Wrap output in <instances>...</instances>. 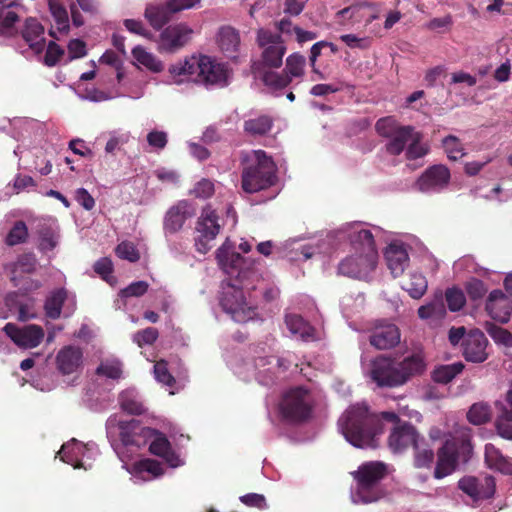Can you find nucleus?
Wrapping results in <instances>:
<instances>
[{"label":"nucleus","mask_w":512,"mask_h":512,"mask_svg":"<svg viewBox=\"0 0 512 512\" xmlns=\"http://www.w3.org/2000/svg\"><path fill=\"white\" fill-rule=\"evenodd\" d=\"M158 330L154 327H148L146 329L138 331L134 336V341L139 347L144 345H152L158 338Z\"/></svg>","instance_id":"obj_60"},{"label":"nucleus","mask_w":512,"mask_h":512,"mask_svg":"<svg viewBox=\"0 0 512 512\" xmlns=\"http://www.w3.org/2000/svg\"><path fill=\"white\" fill-rule=\"evenodd\" d=\"M445 299L449 310L453 312L461 310L466 303L464 292L457 287L448 288L445 292Z\"/></svg>","instance_id":"obj_52"},{"label":"nucleus","mask_w":512,"mask_h":512,"mask_svg":"<svg viewBox=\"0 0 512 512\" xmlns=\"http://www.w3.org/2000/svg\"><path fill=\"white\" fill-rule=\"evenodd\" d=\"M415 132L416 130L413 126L407 125L400 127L394 135L389 138L388 143L385 145L387 153L393 156L400 155L408 146Z\"/></svg>","instance_id":"obj_31"},{"label":"nucleus","mask_w":512,"mask_h":512,"mask_svg":"<svg viewBox=\"0 0 512 512\" xmlns=\"http://www.w3.org/2000/svg\"><path fill=\"white\" fill-rule=\"evenodd\" d=\"M148 288L149 284L146 281L132 282L120 290L119 296L120 298L141 297L148 291Z\"/></svg>","instance_id":"obj_57"},{"label":"nucleus","mask_w":512,"mask_h":512,"mask_svg":"<svg viewBox=\"0 0 512 512\" xmlns=\"http://www.w3.org/2000/svg\"><path fill=\"white\" fill-rule=\"evenodd\" d=\"M82 362V350L72 345L63 347L56 356L57 368L64 375L76 372L82 365Z\"/></svg>","instance_id":"obj_24"},{"label":"nucleus","mask_w":512,"mask_h":512,"mask_svg":"<svg viewBox=\"0 0 512 512\" xmlns=\"http://www.w3.org/2000/svg\"><path fill=\"white\" fill-rule=\"evenodd\" d=\"M118 426L120 440L124 446L144 447L150 443L151 438L155 435V429L145 427L135 419L120 421Z\"/></svg>","instance_id":"obj_13"},{"label":"nucleus","mask_w":512,"mask_h":512,"mask_svg":"<svg viewBox=\"0 0 512 512\" xmlns=\"http://www.w3.org/2000/svg\"><path fill=\"white\" fill-rule=\"evenodd\" d=\"M196 214L194 205L188 200H180L171 206L165 213L163 230L165 235H172L179 232L185 222Z\"/></svg>","instance_id":"obj_15"},{"label":"nucleus","mask_w":512,"mask_h":512,"mask_svg":"<svg viewBox=\"0 0 512 512\" xmlns=\"http://www.w3.org/2000/svg\"><path fill=\"white\" fill-rule=\"evenodd\" d=\"M486 331L495 342L505 346H512V334L508 330L493 323H487Z\"/></svg>","instance_id":"obj_56"},{"label":"nucleus","mask_w":512,"mask_h":512,"mask_svg":"<svg viewBox=\"0 0 512 512\" xmlns=\"http://www.w3.org/2000/svg\"><path fill=\"white\" fill-rule=\"evenodd\" d=\"M484 460L488 468L504 475H512V461L503 455L501 450L492 443H487L484 449Z\"/></svg>","instance_id":"obj_27"},{"label":"nucleus","mask_w":512,"mask_h":512,"mask_svg":"<svg viewBox=\"0 0 512 512\" xmlns=\"http://www.w3.org/2000/svg\"><path fill=\"white\" fill-rule=\"evenodd\" d=\"M485 308L492 319L507 323L512 315V299L502 290L495 289L490 292Z\"/></svg>","instance_id":"obj_19"},{"label":"nucleus","mask_w":512,"mask_h":512,"mask_svg":"<svg viewBox=\"0 0 512 512\" xmlns=\"http://www.w3.org/2000/svg\"><path fill=\"white\" fill-rule=\"evenodd\" d=\"M414 449V464L417 468L429 467L434 460V452L429 448L425 442L424 437H421Z\"/></svg>","instance_id":"obj_40"},{"label":"nucleus","mask_w":512,"mask_h":512,"mask_svg":"<svg viewBox=\"0 0 512 512\" xmlns=\"http://www.w3.org/2000/svg\"><path fill=\"white\" fill-rule=\"evenodd\" d=\"M450 177L449 169L445 165L437 164L427 168L416 185L421 192H438L449 184Z\"/></svg>","instance_id":"obj_17"},{"label":"nucleus","mask_w":512,"mask_h":512,"mask_svg":"<svg viewBox=\"0 0 512 512\" xmlns=\"http://www.w3.org/2000/svg\"><path fill=\"white\" fill-rule=\"evenodd\" d=\"M351 244L356 254L343 259L338 272L350 278L366 279L376 268L378 259L374 236L370 230L362 229L351 236Z\"/></svg>","instance_id":"obj_3"},{"label":"nucleus","mask_w":512,"mask_h":512,"mask_svg":"<svg viewBox=\"0 0 512 512\" xmlns=\"http://www.w3.org/2000/svg\"><path fill=\"white\" fill-rule=\"evenodd\" d=\"M257 43L262 49V54L261 61L254 63L252 66L254 73L260 72V70H264L266 67L279 68L282 66L287 48L280 34L260 29L257 32Z\"/></svg>","instance_id":"obj_9"},{"label":"nucleus","mask_w":512,"mask_h":512,"mask_svg":"<svg viewBox=\"0 0 512 512\" xmlns=\"http://www.w3.org/2000/svg\"><path fill=\"white\" fill-rule=\"evenodd\" d=\"M66 298L67 291L64 288L53 291L45 301L44 309L46 316L53 320L58 319Z\"/></svg>","instance_id":"obj_35"},{"label":"nucleus","mask_w":512,"mask_h":512,"mask_svg":"<svg viewBox=\"0 0 512 512\" xmlns=\"http://www.w3.org/2000/svg\"><path fill=\"white\" fill-rule=\"evenodd\" d=\"M28 238V228L23 221H17L8 232L5 242L8 246L24 243Z\"/></svg>","instance_id":"obj_51"},{"label":"nucleus","mask_w":512,"mask_h":512,"mask_svg":"<svg viewBox=\"0 0 512 512\" xmlns=\"http://www.w3.org/2000/svg\"><path fill=\"white\" fill-rule=\"evenodd\" d=\"M488 340L479 329L471 330L462 342L463 356L466 361L482 363L488 358L486 351Z\"/></svg>","instance_id":"obj_18"},{"label":"nucleus","mask_w":512,"mask_h":512,"mask_svg":"<svg viewBox=\"0 0 512 512\" xmlns=\"http://www.w3.org/2000/svg\"><path fill=\"white\" fill-rule=\"evenodd\" d=\"M220 228L219 216L216 214V211L210 205L205 206L196 225L198 233L196 246L199 252L206 253L210 249L208 243L216 238Z\"/></svg>","instance_id":"obj_11"},{"label":"nucleus","mask_w":512,"mask_h":512,"mask_svg":"<svg viewBox=\"0 0 512 512\" xmlns=\"http://www.w3.org/2000/svg\"><path fill=\"white\" fill-rule=\"evenodd\" d=\"M169 72L175 76H188L196 83L209 86H226L228 71L224 64L218 63L209 56L192 57L183 62L171 65Z\"/></svg>","instance_id":"obj_5"},{"label":"nucleus","mask_w":512,"mask_h":512,"mask_svg":"<svg viewBox=\"0 0 512 512\" xmlns=\"http://www.w3.org/2000/svg\"><path fill=\"white\" fill-rule=\"evenodd\" d=\"M3 331L18 347L25 349L37 347L44 338L43 328L35 324L19 327L14 323H7Z\"/></svg>","instance_id":"obj_14"},{"label":"nucleus","mask_w":512,"mask_h":512,"mask_svg":"<svg viewBox=\"0 0 512 512\" xmlns=\"http://www.w3.org/2000/svg\"><path fill=\"white\" fill-rule=\"evenodd\" d=\"M176 13L178 12L175 10V7L170 4V0H167L163 4L148 5L144 15L154 29L160 30L172 20Z\"/></svg>","instance_id":"obj_25"},{"label":"nucleus","mask_w":512,"mask_h":512,"mask_svg":"<svg viewBox=\"0 0 512 512\" xmlns=\"http://www.w3.org/2000/svg\"><path fill=\"white\" fill-rule=\"evenodd\" d=\"M387 266L394 277L403 274L409 263V256L406 249L397 244H390L385 251Z\"/></svg>","instance_id":"obj_28"},{"label":"nucleus","mask_w":512,"mask_h":512,"mask_svg":"<svg viewBox=\"0 0 512 512\" xmlns=\"http://www.w3.org/2000/svg\"><path fill=\"white\" fill-rule=\"evenodd\" d=\"M133 471L136 474L148 473L153 477L161 476L164 473L161 463L150 458L135 462L133 464Z\"/></svg>","instance_id":"obj_48"},{"label":"nucleus","mask_w":512,"mask_h":512,"mask_svg":"<svg viewBox=\"0 0 512 512\" xmlns=\"http://www.w3.org/2000/svg\"><path fill=\"white\" fill-rule=\"evenodd\" d=\"M387 475V467L383 462L371 461L363 463L353 473L356 480V494L363 503L376 502L385 495L381 481Z\"/></svg>","instance_id":"obj_7"},{"label":"nucleus","mask_w":512,"mask_h":512,"mask_svg":"<svg viewBox=\"0 0 512 512\" xmlns=\"http://www.w3.org/2000/svg\"><path fill=\"white\" fill-rule=\"evenodd\" d=\"M216 258L221 268L229 274L237 271L243 262V257L239 253L231 251L225 245L217 250Z\"/></svg>","instance_id":"obj_33"},{"label":"nucleus","mask_w":512,"mask_h":512,"mask_svg":"<svg viewBox=\"0 0 512 512\" xmlns=\"http://www.w3.org/2000/svg\"><path fill=\"white\" fill-rule=\"evenodd\" d=\"M116 255L129 262H137L140 259V253L135 244L130 241H122L115 248Z\"/></svg>","instance_id":"obj_55"},{"label":"nucleus","mask_w":512,"mask_h":512,"mask_svg":"<svg viewBox=\"0 0 512 512\" xmlns=\"http://www.w3.org/2000/svg\"><path fill=\"white\" fill-rule=\"evenodd\" d=\"M422 139L423 134L419 131H416L406 149L405 155L408 160H415L427 154L428 148L421 144Z\"/></svg>","instance_id":"obj_50"},{"label":"nucleus","mask_w":512,"mask_h":512,"mask_svg":"<svg viewBox=\"0 0 512 512\" xmlns=\"http://www.w3.org/2000/svg\"><path fill=\"white\" fill-rule=\"evenodd\" d=\"M282 418L290 423L306 421L312 412L310 393L303 387H295L287 391L279 404Z\"/></svg>","instance_id":"obj_10"},{"label":"nucleus","mask_w":512,"mask_h":512,"mask_svg":"<svg viewBox=\"0 0 512 512\" xmlns=\"http://www.w3.org/2000/svg\"><path fill=\"white\" fill-rule=\"evenodd\" d=\"M119 405L123 411L131 415H141L146 408L141 397L134 389H126L119 394Z\"/></svg>","instance_id":"obj_32"},{"label":"nucleus","mask_w":512,"mask_h":512,"mask_svg":"<svg viewBox=\"0 0 512 512\" xmlns=\"http://www.w3.org/2000/svg\"><path fill=\"white\" fill-rule=\"evenodd\" d=\"M80 450L81 446L79 442L76 439H72L71 443L62 445L58 455L63 462L72 465L74 468H80L82 466V463L78 458Z\"/></svg>","instance_id":"obj_42"},{"label":"nucleus","mask_w":512,"mask_h":512,"mask_svg":"<svg viewBox=\"0 0 512 512\" xmlns=\"http://www.w3.org/2000/svg\"><path fill=\"white\" fill-rule=\"evenodd\" d=\"M464 369L462 362H455L448 365H440L432 372V379L436 383L447 384L452 381Z\"/></svg>","instance_id":"obj_37"},{"label":"nucleus","mask_w":512,"mask_h":512,"mask_svg":"<svg viewBox=\"0 0 512 512\" xmlns=\"http://www.w3.org/2000/svg\"><path fill=\"white\" fill-rule=\"evenodd\" d=\"M306 58L298 53H292L286 58L284 72L293 78H301L305 73Z\"/></svg>","instance_id":"obj_41"},{"label":"nucleus","mask_w":512,"mask_h":512,"mask_svg":"<svg viewBox=\"0 0 512 512\" xmlns=\"http://www.w3.org/2000/svg\"><path fill=\"white\" fill-rule=\"evenodd\" d=\"M132 55L138 63L145 66L149 70L153 72H160L162 70V63L157 60L154 55L147 52L143 47H134L132 50Z\"/></svg>","instance_id":"obj_43"},{"label":"nucleus","mask_w":512,"mask_h":512,"mask_svg":"<svg viewBox=\"0 0 512 512\" xmlns=\"http://www.w3.org/2000/svg\"><path fill=\"white\" fill-rule=\"evenodd\" d=\"M403 288L414 299L421 298L427 290V280L420 273L411 274L410 279L405 283Z\"/></svg>","instance_id":"obj_44"},{"label":"nucleus","mask_w":512,"mask_h":512,"mask_svg":"<svg viewBox=\"0 0 512 512\" xmlns=\"http://www.w3.org/2000/svg\"><path fill=\"white\" fill-rule=\"evenodd\" d=\"M285 323L292 334L299 335L303 340H309L314 336V328L300 315H286Z\"/></svg>","instance_id":"obj_34"},{"label":"nucleus","mask_w":512,"mask_h":512,"mask_svg":"<svg viewBox=\"0 0 512 512\" xmlns=\"http://www.w3.org/2000/svg\"><path fill=\"white\" fill-rule=\"evenodd\" d=\"M473 453V445L468 432H461L446 440L438 450L434 477L442 479L453 473L459 462L467 463Z\"/></svg>","instance_id":"obj_6"},{"label":"nucleus","mask_w":512,"mask_h":512,"mask_svg":"<svg viewBox=\"0 0 512 512\" xmlns=\"http://www.w3.org/2000/svg\"><path fill=\"white\" fill-rule=\"evenodd\" d=\"M442 146L450 160L456 161L465 155L463 144L454 135H448L442 140Z\"/></svg>","instance_id":"obj_47"},{"label":"nucleus","mask_w":512,"mask_h":512,"mask_svg":"<svg viewBox=\"0 0 512 512\" xmlns=\"http://www.w3.org/2000/svg\"><path fill=\"white\" fill-rule=\"evenodd\" d=\"M370 376L379 387H399L426 370V361L422 353L417 352L402 360L379 356L372 361Z\"/></svg>","instance_id":"obj_2"},{"label":"nucleus","mask_w":512,"mask_h":512,"mask_svg":"<svg viewBox=\"0 0 512 512\" xmlns=\"http://www.w3.org/2000/svg\"><path fill=\"white\" fill-rule=\"evenodd\" d=\"M218 44L225 53H234L240 44L238 32L231 27H223L219 31Z\"/></svg>","instance_id":"obj_38"},{"label":"nucleus","mask_w":512,"mask_h":512,"mask_svg":"<svg viewBox=\"0 0 512 512\" xmlns=\"http://www.w3.org/2000/svg\"><path fill=\"white\" fill-rule=\"evenodd\" d=\"M36 266V256L33 253H25L20 255L16 261L4 264L3 269L12 285L19 287L24 275L34 273Z\"/></svg>","instance_id":"obj_20"},{"label":"nucleus","mask_w":512,"mask_h":512,"mask_svg":"<svg viewBox=\"0 0 512 512\" xmlns=\"http://www.w3.org/2000/svg\"><path fill=\"white\" fill-rule=\"evenodd\" d=\"M193 33L185 24L170 25L160 34L158 49L161 52H175L182 48Z\"/></svg>","instance_id":"obj_16"},{"label":"nucleus","mask_w":512,"mask_h":512,"mask_svg":"<svg viewBox=\"0 0 512 512\" xmlns=\"http://www.w3.org/2000/svg\"><path fill=\"white\" fill-rule=\"evenodd\" d=\"M63 55L64 50L54 41H50L44 56V64L48 67H53L59 62Z\"/></svg>","instance_id":"obj_59"},{"label":"nucleus","mask_w":512,"mask_h":512,"mask_svg":"<svg viewBox=\"0 0 512 512\" xmlns=\"http://www.w3.org/2000/svg\"><path fill=\"white\" fill-rule=\"evenodd\" d=\"M151 454L163 458L171 467H178L182 464L179 455L172 449L171 443L162 432L155 429V435L149 443Z\"/></svg>","instance_id":"obj_22"},{"label":"nucleus","mask_w":512,"mask_h":512,"mask_svg":"<svg viewBox=\"0 0 512 512\" xmlns=\"http://www.w3.org/2000/svg\"><path fill=\"white\" fill-rule=\"evenodd\" d=\"M45 29L44 26L33 17H29L25 20L21 35L24 41L35 53H41L46 46L44 37Z\"/></svg>","instance_id":"obj_23"},{"label":"nucleus","mask_w":512,"mask_h":512,"mask_svg":"<svg viewBox=\"0 0 512 512\" xmlns=\"http://www.w3.org/2000/svg\"><path fill=\"white\" fill-rule=\"evenodd\" d=\"M393 424L388 437V447L401 453L417 445L422 437L409 422L403 421L395 412L370 411L365 404L351 405L339 418L338 425L345 439L357 448H376L384 432L383 421Z\"/></svg>","instance_id":"obj_1"},{"label":"nucleus","mask_w":512,"mask_h":512,"mask_svg":"<svg viewBox=\"0 0 512 512\" xmlns=\"http://www.w3.org/2000/svg\"><path fill=\"white\" fill-rule=\"evenodd\" d=\"M49 10L61 33H67L69 30V19L67 10L63 5L55 0H49Z\"/></svg>","instance_id":"obj_46"},{"label":"nucleus","mask_w":512,"mask_h":512,"mask_svg":"<svg viewBox=\"0 0 512 512\" xmlns=\"http://www.w3.org/2000/svg\"><path fill=\"white\" fill-rule=\"evenodd\" d=\"M154 374H155V378L159 382H161L167 386H173L175 383V378L169 372L168 363L165 360H159L155 363Z\"/></svg>","instance_id":"obj_58"},{"label":"nucleus","mask_w":512,"mask_h":512,"mask_svg":"<svg viewBox=\"0 0 512 512\" xmlns=\"http://www.w3.org/2000/svg\"><path fill=\"white\" fill-rule=\"evenodd\" d=\"M14 0H0V36L13 37L17 34L15 24L19 16L14 10Z\"/></svg>","instance_id":"obj_26"},{"label":"nucleus","mask_w":512,"mask_h":512,"mask_svg":"<svg viewBox=\"0 0 512 512\" xmlns=\"http://www.w3.org/2000/svg\"><path fill=\"white\" fill-rule=\"evenodd\" d=\"M340 39L350 48L367 49L371 46L370 38H358L354 34L341 35Z\"/></svg>","instance_id":"obj_62"},{"label":"nucleus","mask_w":512,"mask_h":512,"mask_svg":"<svg viewBox=\"0 0 512 512\" xmlns=\"http://www.w3.org/2000/svg\"><path fill=\"white\" fill-rule=\"evenodd\" d=\"M491 417V407L484 402L474 403L467 412V420L477 426L488 423Z\"/></svg>","instance_id":"obj_39"},{"label":"nucleus","mask_w":512,"mask_h":512,"mask_svg":"<svg viewBox=\"0 0 512 512\" xmlns=\"http://www.w3.org/2000/svg\"><path fill=\"white\" fill-rule=\"evenodd\" d=\"M274 127V118L269 114H256L243 123V131L253 137L268 135Z\"/></svg>","instance_id":"obj_29"},{"label":"nucleus","mask_w":512,"mask_h":512,"mask_svg":"<svg viewBox=\"0 0 512 512\" xmlns=\"http://www.w3.org/2000/svg\"><path fill=\"white\" fill-rule=\"evenodd\" d=\"M496 412L494 427L497 434L506 440H512V411H508L507 404L502 400L494 402Z\"/></svg>","instance_id":"obj_30"},{"label":"nucleus","mask_w":512,"mask_h":512,"mask_svg":"<svg viewBox=\"0 0 512 512\" xmlns=\"http://www.w3.org/2000/svg\"><path fill=\"white\" fill-rule=\"evenodd\" d=\"M39 244L38 248L42 252L53 250L58 243V236L55 231L49 226H42L38 230Z\"/></svg>","instance_id":"obj_49"},{"label":"nucleus","mask_w":512,"mask_h":512,"mask_svg":"<svg viewBox=\"0 0 512 512\" xmlns=\"http://www.w3.org/2000/svg\"><path fill=\"white\" fill-rule=\"evenodd\" d=\"M465 291L470 300L478 301L486 295L488 288L482 280L473 277L465 283Z\"/></svg>","instance_id":"obj_53"},{"label":"nucleus","mask_w":512,"mask_h":512,"mask_svg":"<svg viewBox=\"0 0 512 512\" xmlns=\"http://www.w3.org/2000/svg\"><path fill=\"white\" fill-rule=\"evenodd\" d=\"M219 303L235 322L245 323L256 316V307L247 302L242 288L231 280L222 281Z\"/></svg>","instance_id":"obj_8"},{"label":"nucleus","mask_w":512,"mask_h":512,"mask_svg":"<svg viewBox=\"0 0 512 512\" xmlns=\"http://www.w3.org/2000/svg\"><path fill=\"white\" fill-rule=\"evenodd\" d=\"M246 166L241 173V187L246 193L265 190L276 183V164L263 150H254L242 156Z\"/></svg>","instance_id":"obj_4"},{"label":"nucleus","mask_w":512,"mask_h":512,"mask_svg":"<svg viewBox=\"0 0 512 512\" xmlns=\"http://www.w3.org/2000/svg\"><path fill=\"white\" fill-rule=\"evenodd\" d=\"M192 193L197 198H209L214 194V183L211 180L202 179L195 185Z\"/></svg>","instance_id":"obj_61"},{"label":"nucleus","mask_w":512,"mask_h":512,"mask_svg":"<svg viewBox=\"0 0 512 512\" xmlns=\"http://www.w3.org/2000/svg\"><path fill=\"white\" fill-rule=\"evenodd\" d=\"M402 126L396 119L388 116L380 118L375 124V129L381 137L389 139Z\"/></svg>","instance_id":"obj_54"},{"label":"nucleus","mask_w":512,"mask_h":512,"mask_svg":"<svg viewBox=\"0 0 512 512\" xmlns=\"http://www.w3.org/2000/svg\"><path fill=\"white\" fill-rule=\"evenodd\" d=\"M255 74L260 76L265 86L274 91L282 90L292 82L291 76L286 75L284 71L279 73L271 70H260V72Z\"/></svg>","instance_id":"obj_36"},{"label":"nucleus","mask_w":512,"mask_h":512,"mask_svg":"<svg viewBox=\"0 0 512 512\" xmlns=\"http://www.w3.org/2000/svg\"><path fill=\"white\" fill-rule=\"evenodd\" d=\"M369 341L378 350L394 348L400 342V330L392 323L380 324L372 331Z\"/></svg>","instance_id":"obj_21"},{"label":"nucleus","mask_w":512,"mask_h":512,"mask_svg":"<svg viewBox=\"0 0 512 512\" xmlns=\"http://www.w3.org/2000/svg\"><path fill=\"white\" fill-rule=\"evenodd\" d=\"M147 142L151 147L164 149L167 145V133L164 131L153 130L147 135Z\"/></svg>","instance_id":"obj_63"},{"label":"nucleus","mask_w":512,"mask_h":512,"mask_svg":"<svg viewBox=\"0 0 512 512\" xmlns=\"http://www.w3.org/2000/svg\"><path fill=\"white\" fill-rule=\"evenodd\" d=\"M68 52L71 59L84 57L87 54L85 42L80 39L70 40L68 43Z\"/></svg>","instance_id":"obj_64"},{"label":"nucleus","mask_w":512,"mask_h":512,"mask_svg":"<svg viewBox=\"0 0 512 512\" xmlns=\"http://www.w3.org/2000/svg\"><path fill=\"white\" fill-rule=\"evenodd\" d=\"M458 488L473 501L488 500L496 492V481L492 475H466L459 479Z\"/></svg>","instance_id":"obj_12"},{"label":"nucleus","mask_w":512,"mask_h":512,"mask_svg":"<svg viewBox=\"0 0 512 512\" xmlns=\"http://www.w3.org/2000/svg\"><path fill=\"white\" fill-rule=\"evenodd\" d=\"M122 373V363L117 359H106L101 361L96 369V374L98 376H104L113 380L121 378Z\"/></svg>","instance_id":"obj_45"}]
</instances>
